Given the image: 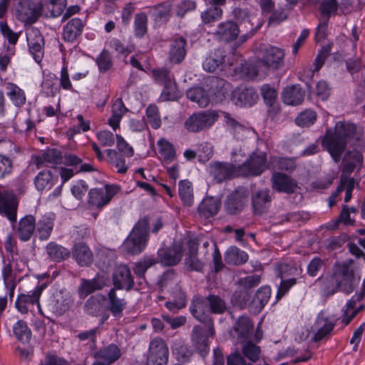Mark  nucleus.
<instances>
[{"label":"nucleus","instance_id":"nucleus-24","mask_svg":"<svg viewBox=\"0 0 365 365\" xmlns=\"http://www.w3.org/2000/svg\"><path fill=\"white\" fill-rule=\"evenodd\" d=\"M240 32V27L237 24L232 20H228L220 23L214 35L220 41L229 43L237 38Z\"/></svg>","mask_w":365,"mask_h":365},{"label":"nucleus","instance_id":"nucleus-42","mask_svg":"<svg viewBox=\"0 0 365 365\" xmlns=\"http://www.w3.org/2000/svg\"><path fill=\"white\" fill-rule=\"evenodd\" d=\"M126 111L127 108H125L122 98H117L112 106V115L108 119L109 125L114 130H116V128L119 127L120 120Z\"/></svg>","mask_w":365,"mask_h":365},{"label":"nucleus","instance_id":"nucleus-29","mask_svg":"<svg viewBox=\"0 0 365 365\" xmlns=\"http://www.w3.org/2000/svg\"><path fill=\"white\" fill-rule=\"evenodd\" d=\"M93 356L96 360L110 365L120 359L121 351L117 345L111 344L94 352Z\"/></svg>","mask_w":365,"mask_h":365},{"label":"nucleus","instance_id":"nucleus-15","mask_svg":"<svg viewBox=\"0 0 365 365\" xmlns=\"http://www.w3.org/2000/svg\"><path fill=\"white\" fill-rule=\"evenodd\" d=\"M17 206L14 194L0 187V213L4 214L10 221L16 222Z\"/></svg>","mask_w":365,"mask_h":365},{"label":"nucleus","instance_id":"nucleus-5","mask_svg":"<svg viewBox=\"0 0 365 365\" xmlns=\"http://www.w3.org/2000/svg\"><path fill=\"white\" fill-rule=\"evenodd\" d=\"M218 118L219 114L217 110L195 112L185 121V128L190 132L199 133L210 129Z\"/></svg>","mask_w":365,"mask_h":365},{"label":"nucleus","instance_id":"nucleus-49","mask_svg":"<svg viewBox=\"0 0 365 365\" xmlns=\"http://www.w3.org/2000/svg\"><path fill=\"white\" fill-rule=\"evenodd\" d=\"M37 232L41 240H47L53 230V220L47 216H43L38 222L36 225Z\"/></svg>","mask_w":365,"mask_h":365},{"label":"nucleus","instance_id":"nucleus-2","mask_svg":"<svg viewBox=\"0 0 365 365\" xmlns=\"http://www.w3.org/2000/svg\"><path fill=\"white\" fill-rule=\"evenodd\" d=\"M336 284L334 289L327 287V294H334L337 290H340L346 294L351 293L359 284L360 278L354 275L352 267L346 264L336 266L332 278Z\"/></svg>","mask_w":365,"mask_h":365},{"label":"nucleus","instance_id":"nucleus-56","mask_svg":"<svg viewBox=\"0 0 365 365\" xmlns=\"http://www.w3.org/2000/svg\"><path fill=\"white\" fill-rule=\"evenodd\" d=\"M224 62V56L220 51L206 58L202 63L203 68L207 72H214Z\"/></svg>","mask_w":365,"mask_h":365},{"label":"nucleus","instance_id":"nucleus-44","mask_svg":"<svg viewBox=\"0 0 365 365\" xmlns=\"http://www.w3.org/2000/svg\"><path fill=\"white\" fill-rule=\"evenodd\" d=\"M186 96L190 101L195 102L200 107H207L210 102V96L202 88H192L186 93Z\"/></svg>","mask_w":365,"mask_h":365},{"label":"nucleus","instance_id":"nucleus-53","mask_svg":"<svg viewBox=\"0 0 365 365\" xmlns=\"http://www.w3.org/2000/svg\"><path fill=\"white\" fill-rule=\"evenodd\" d=\"M14 334L19 341L22 343H28L31 336V331L28 327L26 322L19 320L13 327Z\"/></svg>","mask_w":365,"mask_h":365},{"label":"nucleus","instance_id":"nucleus-55","mask_svg":"<svg viewBox=\"0 0 365 365\" xmlns=\"http://www.w3.org/2000/svg\"><path fill=\"white\" fill-rule=\"evenodd\" d=\"M16 270V262H11V259H8V262H4V267L2 268V276L5 285L16 282V277L17 273H21Z\"/></svg>","mask_w":365,"mask_h":365},{"label":"nucleus","instance_id":"nucleus-7","mask_svg":"<svg viewBox=\"0 0 365 365\" xmlns=\"http://www.w3.org/2000/svg\"><path fill=\"white\" fill-rule=\"evenodd\" d=\"M267 155L264 153H254L242 165L240 170L242 176H257L267 168Z\"/></svg>","mask_w":365,"mask_h":365},{"label":"nucleus","instance_id":"nucleus-58","mask_svg":"<svg viewBox=\"0 0 365 365\" xmlns=\"http://www.w3.org/2000/svg\"><path fill=\"white\" fill-rule=\"evenodd\" d=\"M222 16V9L217 6H211L205 11L201 13L200 17L202 21L205 24H210L221 19Z\"/></svg>","mask_w":365,"mask_h":365},{"label":"nucleus","instance_id":"nucleus-26","mask_svg":"<svg viewBox=\"0 0 365 365\" xmlns=\"http://www.w3.org/2000/svg\"><path fill=\"white\" fill-rule=\"evenodd\" d=\"M43 289L42 286H38L31 292V294H19L15 303L16 309L22 314H26L29 310L30 305L37 304L39 307L38 300Z\"/></svg>","mask_w":365,"mask_h":365},{"label":"nucleus","instance_id":"nucleus-9","mask_svg":"<svg viewBox=\"0 0 365 365\" xmlns=\"http://www.w3.org/2000/svg\"><path fill=\"white\" fill-rule=\"evenodd\" d=\"M336 323V319H331L325 314L324 312H321L312 327V329L315 333L312 338V341L318 342L328 337L333 331Z\"/></svg>","mask_w":365,"mask_h":365},{"label":"nucleus","instance_id":"nucleus-11","mask_svg":"<svg viewBox=\"0 0 365 365\" xmlns=\"http://www.w3.org/2000/svg\"><path fill=\"white\" fill-rule=\"evenodd\" d=\"M72 300L68 293L63 290H56L47 302L49 311L56 315H61L68 311Z\"/></svg>","mask_w":365,"mask_h":365},{"label":"nucleus","instance_id":"nucleus-32","mask_svg":"<svg viewBox=\"0 0 365 365\" xmlns=\"http://www.w3.org/2000/svg\"><path fill=\"white\" fill-rule=\"evenodd\" d=\"M260 91L264 103L269 107L268 112L272 116L279 113L280 108L277 103V91L270 85L264 84L261 87Z\"/></svg>","mask_w":365,"mask_h":365},{"label":"nucleus","instance_id":"nucleus-38","mask_svg":"<svg viewBox=\"0 0 365 365\" xmlns=\"http://www.w3.org/2000/svg\"><path fill=\"white\" fill-rule=\"evenodd\" d=\"M220 207V201L213 197H205L198 207L201 216L208 218L215 215Z\"/></svg>","mask_w":365,"mask_h":365},{"label":"nucleus","instance_id":"nucleus-25","mask_svg":"<svg viewBox=\"0 0 365 365\" xmlns=\"http://www.w3.org/2000/svg\"><path fill=\"white\" fill-rule=\"evenodd\" d=\"M271 181L272 188L279 192L292 194L298 188L297 182L282 173H274Z\"/></svg>","mask_w":365,"mask_h":365},{"label":"nucleus","instance_id":"nucleus-3","mask_svg":"<svg viewBox=\"0 0 365 365\" xmlns=\"http://www.w3.org/2000/svg\"><path fill=\"white\" fill-rule=\"evenodd\" d=\"M149 235V221L148 217L138 220L132 232L123 243L128 253L137 255L140 253L146 246Z\"/></svg>","mask_w":365,"mask_h":365},{"label":"nucleus","instance_id":"nucleus-61","mask_svg":"<svg viewBox=\"0 0 365 365\" xmlns=\"http://www.w3.org/2000/svg\"><path fill=\"white\" fill-rule=\"evenodd\" d=\"M179 195L185 205L191 206L193 202V195L190 182L181 180L179 182Z\"/></svg>","mask_w":365,"mask_h":365},{"label":"nucleus","instance_id":"nucleus-63","mask_svg":"<svg viewBox=\"0 0 365 365\" xmlns=\"http://www.w3.org/2000/svg\"><path fill=\"white\" fill-rule=\"evenodd\" d=\"M40 161L38 164L48 163L52 164H58L62 160V154L60 150L56 148L47 149L39 158Z\"/></svg>","mask_w":365,"mask_h":365},{"label":"nucleus","instance_id":"nucleus-12","mask_svg":"<svg viewBox=\"0 0 365 365\" xmlns=\"http://www.w3.org/2000/svg\"><path fill=\"white\" fill-rule=\"evenodd\" d=\"M182 257V245L180 242H175L170 247L160 248L158 251V263L165 266H174L178 264Z\"/></svg>","mask_w":365,"mask_h":365},{"label":"nucleus","instance_id":"nucleus-40","mask_svg":"<svg viewBox=\"0 0 365 365\" xmlns=\"http://www.w3.org/2000/svg\"><path fill=\"white\" fill-rule=\"evenodd\" d=\"M4 248L10 255L7 259H11V262H16V270L18 272H23L26 268V264L16 252V243L13 241L11 236H8L6 237L4 243Z\"/></svg>","mask_w":365,"mask_h":365},{"label":"nucleus","instance_id":"nucleus-47","mask_svg":"<svg viewBox=\"0 0 365 365\" xmlns=\"http://www.w3.org/2000/svg\"><path fill=\"white\" fill-rule=\"evenodd\" d=\"M242 344V353L245 357L252 362L257 361L261 356V349L255 344L251 339L245 341Z\"/></svg>","mask_w":365,"mask_h":365},{"label":"nucleus","instance_id":"nucleus-64","mask_svg":"<svg viewBox=\"0 0 365 365\" xmlns=\"http://www.w3.org/2000/svg\"><path fill=\"white\" fill-rule=\"evenodd\" d=\"M317 120L316 113L311 110H307L301 113L295 120L296 123L302 127H309Z\"/></svg>","mask_w":365,"mask_h":365},{"label":"nucleus","instance_id":"nucleus-62","mask_svg":"<svg viewBox=\"0 0 365 365\" xmlns=\"http://www.w3.org/2000/svg\"><path fill=\"white\" fill-rule=\"evenodd\" d=\"M158 145L160 147L159 153L165 162L170 163L175 159V151L170 143L165 139H160Z\"/></svg>","mask_w":365,"mask_h":365},{"label":"nucleus","instance_id":"nucleus-37","mask_svg":"<svg viewBox=\"0 0 365 365\" xmlns=\"http://www.w3.org/2000/svg\"><path fill=\"white\" fill-rule=\"evenodd\" d=\"M206 297L210 314H223L228 310V305L224 296L209 294Z\"/></svg>","mask_w":365,"mask_h":365},{"label":"nucleus","instance_id":"nucleus-33","mask_svg":"<svg viewBox=\"0 0 365 365\" xmlns=\"http://www.w3.org/2000/svg\"><path fill=\"white\" fill-rule=\"evenodd\" d=\"M126 306V300L117 296L115 288L110 289L108 293V309L113 316L120 318Z\"/></svg>","mask_w":365,"mask_h":365},{"label":"nucleus","instance_id":"nucleus-60","mask_svg":"<svg viewBox=\"0 0 365 365\" xmlns=\"http://www.w3.org/2000/svg\"><path fill=\"white\" fill-rule=\"evenodd\" d=\"M146 123L154 129H158L161 125V118L157 106L150 105L146 109Z\"/></svg>","mask_w":365,"mask_h":365},{"label":"nucleus","instance_id":"nucleus-27","mask_svg":"<svg viewBox=\"0 0 365 365\" xmlns=\"http://www.w3.org/2000/svg\"><path fill=\"white\" fill-rule=\"evenodd\" d=\"M233 331L237 334V339L239 343H244L245 341L251 339L254 331V324L251 319L245 316L238 318Z\"/></svg>","mask_w":365,"mask_h":365},{"label":"nucleus","instance_id":"nucleus-52","mask_svg":"<svg viewBox=\"0 0 365 365\" xmlns=\"http://www.w3.org/2000/svg\"><path fill=\"white\" fill-rule=\"evenodd\" d=\"M157 263H158V259L153 257L145 256L135 263L133 269L134 273L138 277L144 279V276L147 270Z\"/></svg>","mask_w":365,"mask_h":365},{"label":"nucleus","instance_id":"nucleus-57","mask_svg":"<svg viewBox=\"0 0 365 365\" xmlns=\"http://www.w3.org/2000/svg\"><path fill=\"white\" fill-rule=\"evenodd\" d=\"M172 349L173 354L176 355L177 359L180 361L186 362L192 355V351L181 341L174 342Z\"/></svg>","mask_w":365,"mask_h":365},{"label":"nucleus","instance_id":"nucleus-43","mask_svg":"<svg viewBox=\"0 0 365 365\" xmlns=\"http://www.w3.org/2000/svg\"><path fill=\"white\" fill-rule=\"evenodd\" d=\"M248 259L247 254L236 247H230L225 255V260L228 264L240 265Z\"/></svg>","mask_w":365,"mask_h":365},{"label":"nucleus","instance_id":"nucleus-22","mask_svg":"<svg viewBox=\"0 0 365 365\" xmlns=\"http://www.w3.org/2000/svg\"><path fill=\"white\" fill-rule=\"evenodd\" d=\"M272 196L269 189L258 190L251 197L252 210L255 215H261L267 212Z\"/></svg>","mask_w":365,"mask_h":365},{"label":"nucleus","instance_id":"nucleus-8","mask_svg":"<svg viewBox=\"0 0 365 365\" xmlns=\"http://www.w3.org/2000/svg\"><path fill=\"white\" fill-rule=\"evenodd\" d=\"M210 172L217 183L232 178L242 176L239 166H235L231 163H212L210 164Z\"/></svg>","mask_w":365,"mask_h":365},{"label":"nucleus","instance_id":"nucleus-16","mask_svg":"<svg viewBox=\"0 0 365 365\" xmlns=\"http://www.w3.org/2000/svg\"><path fill=\"white\" fill-rule=\"evenodd\" d=\"M112 280L115 289L130 291L134 285V280L130 269L127 265L120 264L115 267L112 275Z\"/></svg>","mask_w":365,"mask_h":365},{"label":"nucleus","instance_id":"nucleus-51","mask_svg":"<svg viewBox=\"0 0 365 365\" xmlns=\"http://www.w3.org/2000/svg\"><path fill=\"white\" fill-rule=\"evenodd\" d=\"M106 152L108 161L117 168L118 173H125L128 170V166L125 165V159L122 158V155L113 149H108Z\"/></svg>","mask_w":365,"mask_h":365},{"label":"nucleus","instance_id":"nucleus-31","mask_svg":"<svg viewBox=\"0 0 365 365\" xmlns=\"http://www.w3.org/2000/svg\"><path fill=\"white\" fill-rule=\"evenodd\" d=\"M271 296V289L268 286L262 287L255 293L250 303V310L254 314L259 313L268 302Z\"/></svg>","mask_w":365,"mask_h":365},{"label":"nucleus","instance_id":"nucleus-20","mask_svg":"<svg viewBox=\"0 0 365 365\" xmlns=\"http://www.w3.org/2000/svg\"><path fill=\"white\" fill-rule=\"evenodd\" d=\"M108 279L103 275L97 274L91 279H81V284L78 288L80 298L85 299L89 294L102 290L107 286Z\"/></svg>","mask_w":365,"mask_h":365},{"label":"nucleus","instance_id":"nucleus-17","mask_svg":"<svg viewBox=\"0 0 365 365\" xmlns=\"http://www.w3.org/2000/svg\"><path fill=\"white\" fill-rule=\"evenodd\" d=\"M26 40L30 53L34 60L40 63L43 56L44 46V38L40 31L34 28L29 29L26 34Z\"/></svg>","mask_w":365,"mask_h":365},{"label":"nucleus","instance_id":"nucleus-23","mask_svg":"<svg viewBox=\"0 0 365 365\" xmlns=\"http://www.w3.org/2000/svg\"><path fill=\"white\" fill-rule=\"evenodd\" d=\"M71 254L73 259L81 267H89L93 262V253L84 242H76L72 247Z\"/></svg>","mask_w":365,"mask_h":365},{"label":"nucleus","instance_id":"nucleus-45","mask_svg":"<svg viewBox=\"0 0 365 365\" xmlns=\"http://www.w3.org/2000/svg\"><path fill=\"white\" fill-rule=\"evenodd\" d=\"M224 122L227 130L235 136L244 132L246 127L233 115L227 112H222Z\"/></svg>","mask_w":365,"mask_h":365},{"label":"nucleus","instance_id":"nucleus-46","mask_svg":"<svg viewBox=\"0 0 365 365\" xmlns=\"http://www.w3.org/2000/svg\"><path fill=\"white\" fill-rule=\"evenodd\" d=\"M57 178H54L49 170H43L38 173L35 178V185L38 190L51 189L56 184Z\"/></svg>","mask_w":365,"mask_h":365},{"label":"nucleus","instance_id":"nucleus-35","mask_svg":"<svg viewBox=\"0 0 365 365\" xmlns=\"http://www.w3.org/2000/svg\"><path fill=\"white\" fill-rule=\"evenodd\" d=\"M36 228V219L31 215H26L19 222L17 234L22 241L30 240Z\"/></svg>","mask_w":365,"mask_h":365},{"label":"nucleus","instance_id":"nucleus-54","mask_svg":"<svg viewBox=\"0 0 365 365\" xmlns=\"http://www.w3.org/2000/svg\"><path fill=\"white\" fill-rule=\"evenodd\" d=\"M148 19L145 13H138L135 16L134 33L138 38H143L148 32Z\"/></svg>","mask_w":365,"mask_h":365},{"label":"nucleus","instance_id":"nucleus-41","mask_svg":"<svg viewBox=\"0 0 365 365\" xmlns=\"http://www.w3.org/2000/svg\"><path fill=\"white\" fill-rule=\"evenodd\" d=\"M269 166L280 170L292 172L297 168L296 158L271 157Z\"/></svg>","mask_w":365,"mask_h":365},{"label":"nucleus","instance_id":"nucleus-10","mask_svg":"<svg viewBox=\"0 0 365 365\" xmlns=\"http://www.w3.org/2000/svg\"><path fill=\"white\" fill-rule=\"evenodd\" d=\"M249 196L248 190L240 187L234 190L227 198L225 208L230 215L240 213L245 207Z\"/></svg>","mask_w":365,"mask_h":365},{"label":"nucleus","instance_id":"nucleus-50","mask_svg":"<svg viewBox=\"0 0 365 365\" xmlns=\"http://www.w3.org/2000/svg\"><path fill=\"white\" fill-rule=\"evenodd\" d=\"M7 88L9 91L7 96L10 98L15 106L21 107L26 103V95L24 91L14 83H9Z\"/></svg>","mask_w":365,"mask_h":365},{"label":"nucleus","instance_id":"nucleus-1","mask_svg":"<svg viewBox=\"0 0 365 365\" xmlns=\"http://www.w3.org/2000/svg\"><path fill=\"white\" fill-rule=\"evenodd\" d=\"M347 145L353 147L363 145L362 132L350 122H337L334 130H327L322 140V146L336 163L340 161Z\"/></svg>","mask_w":365,"mask_h":365},{"label":"nucleus","instance_id":"nucleus-39","mask_svg":"<svg viewBox=\"0 0 365 365\" xmlns=\"http://www.w3.org/2000/svg\"><path fill=\"white\" fill-rule=\"evenodd\" d=\"M46 251L48 257L55 262L66 260L71 255V251L68 249L54 242H51L46 245Z\"/></svg>","mask_w":365,"mask_h":365},{"label":"nucleus","instance_id":"nucleus-30","mask_svg":"<svg viewBox=\"0 0 365 365\" xmlns=\"http://www.w3.org/2000/svg\"><path fill=\"white\" fill-rule=\"evenodd\" d=\"M83 27L84 24L81 19H71L63 27V39L68 42L75 41L81 35Z\"/></svg>","mask_w":365,"mask_h":365},{"label":"nucleus","instance_id":"nucleus-4","mask_svg":"<svg viewBox=\"0 0 365 365\" xmlns=\"http://www.w3.org/2000/svg\"><path fill=\"white\" fill-rule=\"evenodd\" d=\"M284 51L278 47L269 46L262 51V56L257 62V67L250 66L247 69L251 70L249 73L250 78L259 75V69L264 67L266 69L277 70L284 65Z\"/></svg>","mask_w":365,"mask_h":365},{"label":"nucleus","instance_id":"nucleus-21","mask_svg":"<svg viewBox=\"0 0 365 365\" xmlns=\"http://www.w3.org/2000/svg\"><path fill=\"white\" fill-rule=\"evenodd\" d=\"M115 187L106 185L105 190L91 189L88 192V203L96 207H102L108 204L115 194Z\"/></svg>","mask_w":365,"mask_h":365},{"label":"nucleus","instance_id":"nucleus-13","mask_svg":"<svg viewBox=\"0 0 365 365\" xmlns=\"http://www.w3.org/2000/svg\"><path fill=\"white\" fill-rule=\"evenodd\" d=\"M168 354V349L163 339L155 338L150 341L148 351V360L152 361L155 365H167Z\"/></svg>","mask_w":365,"mask_h":365},{"label":"nucleus","instance_id":"nucleus-36","mask_svg":"<svg viewBox=\"0 0 365 365\" xmlns=\"http://www.w3.org/2000/svg\"><path fill=\"white\" fill-rule=\"evenodd\" d=\"M186 40L183 37L176 38L170 44L169 60L174 63H181L186 55Z\"/></svg>","mask_w":365,"mask_h":365},{"label":"nucleus","instance_id":"nucleus-6","mask_svg":"<svg viewBox=\"0 0 365 365\" xmlns=\"http://www.w3.org/2000/svg\"><path fill=\"white\" fill-rule=\"evenodd\" d=\"M153 78L155 81L164 86L161 98L164 101H173L177 97L176 83L173 75L166 68H160L153 69Z\"/></svg>","mask_w":365,"mask_h":365},{"label":"nucleus","instance_id":"nucleus-28","mask_svg":"<svg viewBox=\"0 0 365 365\" xmlns=\"http://www.w3.org/2000/svg\"><path fill=\"white\" fill-rule=\"evenodd\" d=\"M191 340L197 351L202 356H206L209 351L208 336L206 331L200 326H195L192 331Z\"/></svg>","mask_w":365,"mask_h":365},{"label":"nucleus","instance_id":"nucleus-18","mask_svg":"<svg viewBox=\"0 0 365 365\" xmlns=\"http://www.w3.org/2000/svg\"><path fill=\"white\" fill-rule=\"evenodd\" d=\"M191 314L199 322L206 323L211 321L207 297L200 294L193 296L190 307Z\"/></svg>","mask_w":365,"mask_h":365},{"label":"nucleus","instance_id":"nucleus-19","mask_svg":"<svg viewBox=\"0 0 365 365\" xmlns=\"http://www.w3.org/2000/svg\"><path fill=\"white\" fill-rule=\"evenodd\" d=\"M363 162L364 158L359 151L354 149L346 152L342 158L341 176L349 177L355 169L359 171L363 165Z\"/></svg>","mask_w":365,"mask_h":365},{"label":"nucleus","instance_id":"nucleus-34","mask_svg":"<svg viewBox=\"0 0 365 365\" xmlns=\"http://www.w3.org/2000/svg\"><path fill=\"white\" fill-rule=\"evenodd\" d=\"M305 93L297 85L287 86L282 94L283 102L287 105L297 106L301 104L304 99Z\"/></svg>","mask_w":365,"mask_h":365},{"label":"nucleus","instance_id":"nucleus-59","mask_svg":"<svg viewBox=\"0 0 365 365\" xmlns=\"http://www.w3.org/2000/svg\"><path fill=\"white\" fill-rule=\"evenodd\" d=\"M339 8L337 0H322L319 11L324 19L329 20L332 14H336Z\"/></svg>","mask_w":365,"mask_h":365},{"label":"nucleus","instance_id":"nucleus-14","mask_svg":"<svg viewBox=\"0 0 365 365\" xmlns=\"http://www.w3.org/2000/svg\"><path fill=\"white\" fill-rule=\"evenodd\" d=\"M259 99V96L255 88L252 87L240 86L236 88L231 93V101L237 106H252Z\"/></svg>","mask_w":365,"mask_h":365},{"label":"nucleus","instance_id":"nucleus-48","mask_svg":"<svg viewBox=\"0 0 365 365\" xmlns=\"http://www.w3.org/2000/svg\"><path fill=\"white\" fill-rule=\"evenodd\" d=\"M233 14L237 20L245 25L244 27L246 30L254 31L260 26L259 24L255 26L249 11L245 9L235 8L233 11Z\"/></svg>","mask_w":365,"mask_h":365}]
</instances>
